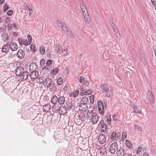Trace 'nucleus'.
<instances>
[{
  "mask_svg": "<svg viewBox=\"0 0 156 156\" xmlns=\"http://www.w3.org/2000/svg\"><path fill=\"white\" fill-rule=\"evenodd\" d=\"M87 118L89 120H91V122L94 124L99 121L100 117L98 115L94 113L93 110H89L87 114Z\"/></svg>",
  "mask_w": 156,
  "mask_h": 156,
  "instance_id": "f257e3e1",
  "label": "nucleus"
},
{
  "mask_svg": "<svg viewBox=\"0 0 156 156\" xmlns=\"http://www.w3.org/2000/svg\"><path fill=\"white\" fill-rule=\"evenodd\" d=\"M100 87L102 90V92L105 95L108 97H109L111 96L112 92L111 88L108 84L103 83L101 85Z\"/></svg>",
  "mask_w": 156,
  "mask_h": 156,
  "instance_id": "f03ea898",
  "label": "nucleus"
},
{
  "mask_svg": "<svg viewBox=\"0 0 156 156\" xmlns=\"http://www.w3.org/2000/svg\"><path fill=\"white\" fill-rule=\"evenodd\" d=\"M98 126L99 127L101 128V132L102 133L105 131L107 129V124L105 123L103 120H101L100 121Z\"/></svg>",
  "mask_w": 156,
  "mask_h": 156,
  "instance_id": "7ed1b4c3",
  "label": "nucleus"
},
{
  "mask_svg": "<svg viewBox=\"0 0 156 156\" xmlns=\"http://www.w3.org/2000/svg\"><path fill=\"white\" fill-rule=\"evenodd\" d=\"M62 30L63 31V32L66 34L69 37H73L74 36L73 34L69 30V29L66 27V25L65 24L63 27L62 28Z\"/></svg>",
  "mask_w": 156,
  "mask_h": 156,
  "instance_id": "20e7f679",
  "label": "nucleus"
},
{
  "mask_svg": "<svg viewBox=\"0 0 156 156\" xmlns=\"http://www.w3.org/2000/svg\"><path fill=\"white\" fill-rule=\"evenodd\" d=\"M118 145L115 142L111 144L110 147V151L112 154H114L118 150Z\"/></svg>",
  "mask_w": 156,
  "mask_h": 156,
  "instance_id": "39448f33",
  "label": "nucleus"
},
{
  "mask_svg": "<svg viewBox=\"0 0 156 156\" xmlns=\"http://www.w3.org/2000/svg\"><path fill=\"white\" fill-rule=\"evenodd\" d=\"M98 106L99 112L102 115L104 113V108L103 103L101 101H99L98 102Z\"/></svg>",
  "mask_w": 156,
  "mask_h": 156,
  "instance_id": "423d86ee",
  "label": "nucleus"
},
{
  "mask_svg": "<svg viewBox=\"0 0 156 156\" xmlns=\"http://www.w3.org/2000/svg\"><path fill=\"white\" fill-rule=\"evenodd\" d=\"M58 112L59 115H65L67 112V108L66 107L61 105L58 109Z\"/></svg>",
  "mask_w": 156,
  "mask_h": 156,
  "instance_id": "0eeeda50",
  "label": "nucleus"
},
{
  "mask_svg": "<svg viewBox=\"0 0 156 156\" xmlns=\"http://www.w3.org/2000/svg\"><path fill=\"white\" fill-rule=\"evenodd\" d=\"M1 37L2 40L5 42H7L8 43V40L10 41V38L8 33L5 31L1 35Z\"/></svg>",
  "mask_w": 156,
  "mask_h": 156,
  "instance_id": "6e6552de",
  "label": "nucleus"
},
{
  "mask_svg": "<svg viewBox=\"0 0 156 156\" xmlns=\"http://www.w3.org/2000/svg\"><path fill=\"white\" fill-rule=\"evenodd\" d=\"M98 139L99 143L101 144H103L105 142L106 137L105 135L101 134L98 136Z\"/></svg>",
  "mask_w": 156,
  "mask_h": 156,
  "instance_id": "1a4fd4ad",
  "label": "nucleus"
},
{
  "mask_svg": "<svg viewBox=\"0 0 156 156\" xmlns=\"http://www.w3.org/2000/svg\"><path fill=\"white\" fill-rule=\"evenodd\" d=\"M9 45V48L12 51H16L18 49V45L15 42H11Z\"/></svg>",
  "mask_w": 156,
  "mask_h": 156,
  "instance_id": "9d476101",
  "label": "nucleus"
},
{
  "mask_svg": "<svg viewBox=\"0 0 156 156\" xmlns=\"http://www.w3.org/2000/svg\"><path fill=\"white\" fill-rule=\"evenodd\" d=\"M79 82L82 83L85 86H87L89 85V83L87 79L82 76L80 77Z\"/></svg>",
  "mask_w": 156,
  "mask_h": 156,
  "instance_id": "9b49d317",
  "label": "nucleus"
},
{
  "mask_svg": "<svg viewBox=\"0 0 156 156\" xmlns=\"http://www.w3.org/2000/svg\"><path fill=\"white\" fill-rule=\"evenodd\" d=\"M134 112L136 113H138L140 114L142 113V111L141 110H138L137 106L134 103H131L130 104Z\"/></svg>",
  "mask_w": 156,
  "mask_h": 156,
  "instance_id": "f8f14e48",
  "label": "nucleus"
},
{
  "mask_svg": "<svg viewBox=\"0 0 156 156\" xmlns=\"http://www.w3.org/2000/svg\"><path fill=\"white\" fill-rule=\"evenodd\" d=\"M43 83L45 85V86L47 87H48L52 83L51 79L49 78L45 79L43 81Z\"/></svg>",
  "mask_w": 156,
  "mask_h": 156,
  "instance_id": "ddd939ff",
  "label": "nucleus"
},
{
  "mask_svg": "<svg viewBox=\"0 0 156 156\" xmlns=\"http://www.w3.org/2000/svg\"><path fill=\"white\" fill-rule=\"evenodd\" d=\"M16 54L17 57L20 59L24 58L25 55L24 52L22 50H19Z\"/></svg>",
  "mask_w": 156,
  "mask_h": 156,
  "instance_id": "4468645a",
  "label": "nucleus"
},
{
  "mask_svg": "<svg viewBox=\"0 0 156 156\" xmlns=\"http://www.w3.org/2000/svg\"><path fill=\"white\" fill-rule=\"evenodd\" d=\"M58 53L62 55L65 56L67 55V49L64 47H61Z\"/></svg>",
  "mask_w": 156,
  "mask_h": 156,
  "instance_id": "2eb2a0df",
  "label": "nucleus"
},
{
  "mask_svg": "<svg viewBox=\"0 0 156 156\" xmlns=\"http://www.w3.org/2000/svg\"><path fill=\"white\" fill-rule=\"evenodd\" d=\"M15 73L17 76H20L22 73H23L24 71V69L23 67H17L15 70Z\"/></svg>",
  "mask_w": 156,
  "mask_h": 156,
  "instance_id": "dca6fc26",
  "label": "nucleus"
},
{
  "mask_svg": "<svg viewBox=\"0 0 156 156\" xmlns=\"http://www.w3.org/2000/svg\"><path fill=\"white\" fill-rule=\"evenodd\" d=\"M88 107L87 104L85 103H82L79 106L80 110L83 111H86L87 110Z\"/></svg>",
  "mask_w": 156,
  "mask_h": 156,
  "instance_id": "f3484780",
  "label": "nucleus"
},
{
  "mask_svg": "<svg viewBox=\"0 0 156 156\" xmlns=\"http://www.w3.org/2000/svg\"><path fill=\"white\" fill-rule=\"evenodd\" d=\"M58 102L60 105H62L64 104L65 101V98L63 96L58 95Z\"/></svg>",
  "mask_w": 156,
  "mask_h": 156,
  "instance_id": "a211bd4d",
  "label": "nucleus"
},
{
  "mask_svg": "<svg viewBox=\"0 0 156 156\" xmlns=\"http://www.w3.org/2000/svg\"><path fill=\"white\" fill-rule=\"evenodd\" d=\"M38 75V73L37 71H32L30 73V76L31 79H35Z\"/></svg>",
  "mask_w": 156,
  "mask_h": 156,
  "instance_id": "6ab92c4d",
  "label": "nucleus"
},
{
  "mask_svg": "<svg viewBox=\"0 0 156 156\" xmlns=\"http://www.w3.org/2000/svg\"><path fill=\"white\" fill-rule=\"evenodd\" d=\"M7 27L8 30H11L13 29V28L16 29H17V25L16 23L12 24L8 23Z\"/></svg>",
  "mask_w": 156,
  "mask_h": 156,
  "instance_id": "aec40b11",
  "label": "nucleus"
},
{
  "mask_svg": "<svg viewBox=\"0 0 156 156\" xmlns=\"http://www.w3.org/2000/svg\"><path fill=\"white\" fill-rule=\"evenodd\" d=\"M9 44H7L4 45L2 49V52L7 53L9 49Z\"/></svg>",
  "mask_w": 156,
  "mask_h": 156,
  "instance_id": "412c9836",
  "label": "nucleus"
},
{
  "mask_svg": "<svg viewBox=\"0 0 156 156\" xmlns=\"http://www.w3.org/2000/svg\"><path fill=\"white\" fill-rule=\"evenodd\" d=\"M87 86L84 87L83 86H81L80 88V94L81 95H84L85 92H86L87 90Z\"/></svg>",
  "mask_w": 156,
  "mask_h": 156,
  "instance_id": "4be33fe9",
  "label": "nucleus"
},
{
  "mask_svg": "<svg viewBox=\"0 0 156 156\" xmlns=\"http://www.w3.org/2000/svg\"><path fill=\"white\" fill-rule=\"evenodd\" d=\"M20 76L21 79L23 80H26L28 77V73L27 72H25L22 73Z\"/></svg>",
  "mask_w": 156,
  "mask_h": 156,
  "instance_id": "5701e85b",
  "label": "nucleus"
},
{
  "mask_svg": "<svg viewBox=\"0 0 156 156\" xmlns=\"http://www.w3.org/2000/svg\"><path fill=\"white\" fill-rule=\"evenodd\" d=\"M37 67V65L35 63H31L30 66V69L32 71H34L36 70Z\"/></svg>",
  "mask_w": 156,
  "mask_h": 156,
  "instance_id": "b1692460",
  "label": "nucleus"
},
{
  "mask_svg": "<svg viewBox=\"0 0 156 156\" xmlns=\"http://www.w3.org/2000/svg\"><path fill=\"white\" fill-rule=\"evenodd\" d=\"M117 156H124L125 154L124 150L122 148H120L117 151Z\"/></svg>",
  "mask_w": 156,
  "mask_h": 156,
  "instance_id": "393cba45",
  "label": "nucleus"
},
{
  "mask_svg": "<svg viewBox=\"0 0 156 156\" xmlns=\"http://www.w3.org/2000/svg\"><path fill=\"white\" fill-rule=\"evenodd\" d=\"M80 5L82 11L83 12V14H84V13L87 12V9L85 6L83 5V3L82 2H80Z\"/></svg>",
  "mask_w": 156,
  "mask_h": 156,
  "instance_id": "a878e982",
  "label": "nucleus"
},
{
  "mask_svg": "<svg viewBox=\"0 0 156 156\" xmlns=\"http://www.w3.org/2000/svg\"><path fill=\"white\" fill-rule=\"evenodd\" d=\"M48 87H49L50 90L51 91H54L56 90L57 89L56 87L55 86V83H52Z\"/></svg>",
  "mask_w": 156,
  "mask_h": 156,
  "instance_id": "bb28decb",
  "label": "nucleus"
},
{
  "mask_svg": "<svg viewBox=\"0 0 156 156\" xmlns=\"http://www.w3.org/2000/svg\"><path fill=\"white\" fill-rule=\"evenodd\" d=\"M51 107L50 105L48 104L45 105L43 107V110L44 112H48L50 109Z\"/></svg>",
  "mask_w": 156,
  "mask_h": 156,
  "instance_id": "cd10ccee",
  "label": "nucleus"
},
{
  "mask_svg": "<svg viewBox=\"0 0 156 156\" xmlns=\"http://www.w3.org/2000/svg\"><path fill=\"white\" fill-rule=\"evenodd\" d=\"M85 114L83 112H80L79 114V118L81 121H83L85 119Z\"/></svg>",
  "mask_w": 156,
  "mask_h": 156,
  "instance_id": "c85d7f7f",
  "label": "nucleus"
},
{
  "mask_svg": "<svg viewBox=\"0 0 156 156\" xmlns=\"http://www.w3.org/2000/svg\"><path fill=\"white\" fill-rule=\"evenodd\" d=\"M58 101V97L57 96L55 95H54L51 98V102L53 104H56Z\"/></svg>",
  "mask_w": 156,
  "mask_h": 156,
  "instance_id": "c756f323",
  "label": "nucleus"
},
{
  "mask_svg": "<svg viewBox=\"0 0 156 156\" xmlns=\"http://www.w3.org/2000/svg\"><path fill=\"white\" fill-rule=\"evenodd\" d=\"M147 98L150 101H153L154 97L152 94L151 91L148 92L147 95Z\"/></svg>",
  "mask_w": 156,
  "mask_h": 156,
  "instance_id": "7c9ffc66",
  "label": "nucleus"
},
{
  "mask_svg": "<svg viewBox=\"0 0 156 156\" xmlns=\"http://www.w3.org/2000/svg\"><path fill=\"white\" fill-rule=\"evenodd\" d=\"M83 14L86 21L87 23H89L90 21V16L89 15L87 14V12Z\"/></svg>",
  "mask_w": 156,
  "mask_h": 156,
  "instance_id": "2f4dec72",
  "label": "nucleus"
},
{
  "mask_svg": "<svg viewBox=\"0 0 156 156\" xmlns=\"http://www.w3.org/2000/svg\"><path fill=\"white\" fill-rule=\"evenodd\" d=\"M100 153L101 155H103L105 154V153L106 152V149L105 146L101 147L100 149Z\"/></svg>",
  "mask_w": 156,
  "mask_h": 156,
  "instance_id": "473e14b6",
  "label": "nucleus"
},
{
  "mask_svg": "<svg viewBox=\"0 0 156 156\" xmlns=\"http://www.w3.org/2000/svg\"><path fill=\"white\" fill-rule=\"evenodd\" d=\"M59 70V68H53L51 71V73L54 75L57 74Z\"/></svg>",
  "mask_w": 156,
  "mask_h": 156,
  "instance_id": "72a5a7b5",
  "label": "nucleus"
},
{
  "mask_svg": "<svg viewBox=\"0 0 156 156\" xmlns=\"http://www.w3.org/2000/svg\"><path fill=\"white\" fill-rule=\"evenodd\" d=\"M79 93V90H76L74 91L73 93L70 94V95L74 97H76Z\"/></svg>",
  "mask_w": 156,
  "mask_h": 156,
  "instance_id": "f704fd0d",
  "label": "nucleus"
},
{
  "mask_svg": "<svg viewBox=\"0 0 156 156\" xmlns=\"http://www.w3.org/2000/svg\"><path fill=\"white\" fill-rule=\"evenodd\" d=\"M56 23L58 24L59 26L61 27L62 28L65 25L63 22L59 20H57Z\"/></svg>",
  "mask_w": 156,
  "mask_h": 156,
  "instance_id": "c9c22d12",
  "label": "nucleus"
},
{
  "mask_svg": "<svg viewBox=\"0 0 156 156\" xmlns=\"http://www.w3.org/2000/svg\"><path fill=\"white\" fill-rule=\"evenodd\" d=\"M63 82V79L61 77H59L57 80V83L59 85H61L62 84Z\"/></svg>",
  "mask_w": 156,
  "mask_h": 156,
  "instance_id": "e433bc0d",
  "label": "nucleus"
},
{
  "mask_svg": "<svg viewBox=\"0 0 156 156\" xmlns=\"http://www.w3.org/2000/svg\"><path fill=\"white\" fill-rule=\"evenodd\" d=\"M107 121L108 123L110 125L111 122V115H108L106 116Z\"/></svg>",
  "mask_w": 156,
  "mask_h": 156,
  "instance_id": "4c0bfd02",
  "label": "nucleus"
},
{
  "mask_svg": "<svg viewBox=\"0 0 156 156\" xmlns=\"http://www.w3.org/2000/svg\"><path fill=\"white\" fill-rule=\"evenodd\" d=\"M40 51L42 55H43L44 54L45 52V48L44 46H41L40 48Z\"/></svg>",
  "mask_w": 156,
  "mask_h": 156,
  "instance_id": "58836bf2",
  "label": "nucleus"
},
{
  "mask_svg": "<svg viewBox=\"0 0 156 156\" xmlns=\"http://www.w3.org/2000/svg\"><path fill=\"white\" fill-rule=\"evenodd\" d=\"M89 99L91 104H93L94 101V96L93 95L90 96H89Z\"/></svg>",
  "mask_w": 156,
  "mask_h": 156,
  "instance_id": "ea45409f",
  "label": "nucleus"
},
{
  "mask_svg": "<svg viewBox=\"0 0 156 156\" xmlns=\"http://www.w3.org/2000/svg\"><path fill=\"white\" fill-rule=\"evenodd\" d=\"M134 127L135 129L141 132L142 131V128L140 126L135 124L134 125Z\"/></svg>",
  "mask_w": 156,
  "mask_h": 156,
  "instance_id": "a19ab883",
  "label": "nucleus"
},
{
  "mask_svg": "<svg viewBox=\"0 0 156 156\" xmlns=\"http://www.w3.org/2000/svg\"><path fill=\"white\" fill-rule=\"evenodd\" d=\"M126 147H128L130 148L132 147V144H131L130 141L128 140H126Z\"/></svg>",
  "mask_w": 156,
  "mask_h": 156,
  "instance_id": "79ce46f5",
  "label": "nucleus"
},
{
  "mask_svg": "<svg viewBox=\"0 0 156 156\" xmlns=\"http://www.w3.org/2000/svg\"><path fill=\"white\" fill-rule=\"evenodd\" d=\"M81 100L84 103H87L88 101V97L86 96H83Z\"/></svg>",
  "mask_w": 156,
  "mask_h": 156,
  "instance_id": "37998d69",
  "label": "nucleus"
},
{
  "mask_svg": "<svg viewBox=\"0 0 156 156\" xmlns=\"http://www.w3.org/2000/svg\"><path fill=\"white\" fill-rule=\"evenodd\" d=\"M52 62V60L51 59L48 60L46 62V66L48 67H50V66L51 65Z\"/></svg>",
  "mask_w": 156,
  "mask_h": 156,
  "instance_id": "c03bdc74",
  "label": "nucleus"
},
{
  "mask_svg": "<svg viewBox=\"0 0 156 156\" xmlns=\"http://www.w3.org/2000/svg\"><path fill=\"white\" fill-rule=\"evenodd\" d=\"M116 136V133L113 132L111 136L110 139L111 140H113L115 138Z\"/></svg>",
  "mask_w": 156,
  "mask_h": 156,
  "instance_id": "a18cd8bd",
  "label": "nucleus"
},
{
  "mask_svg": "<svg viewBox=\"0 0 156 156\" xmlns=\"http://www.w3.org/2000/svg\"><path fill=\"white\" fill-rule=\"evenodd\" d=\"M30 48L32 52H34L35 51L36 49L34 44H32L30 46Z\"/></svg>",
  "mask_w": 156,
  "mask_h": 156,
  "instance_id": "49530a36",
  "label": "nucleus"
},
{
  "mask_svg": "<svg viewBox=\"0 0 156 156\" xmlns=\"http://www.w3.org/2000/svg\"><path fill=\"white\" fill-rule=\"evenodd\" d=\"M92 93V90L90 89H89L88 90H86V92H85V94H84L85 95H89L90 94H91Z\"/></svg>",
  "mask_w": 156,
  "mask_h": 156,
  "instance_id": "de8ad7c7",
  "label": "nucleus"
},
{
  "mask_svg": "<svg viewBox=\"0 0 156 156\" xmlns=\"http://www.w3.org/2000/svg\"><path fill=\"white\" fill-rule=\"evenodd\" d=\"M9 9V7L7 5L6 3L4 5V12H5Z\"/></svg>",
  "mask_w": 156,
  "mask_h": 156,
  "instance_id": "09e8293b",
  "label": "nucleus"
},
{
  "mask_svg": "<svg viewBox=\"0 0 156 156\" xmlns=\"http://www.w3.org/2000/svg\"><path fill=\"white\" fill-rule=\"evenodd\" d=\"M11 19L9 17H6L5 19V24L9 23H10Z\"/></svg>",
  "mask_w": 156,
  "mask_h": 156,
  "instance_id": "8fccbe9b",
  "label": "nucleus"
},
{
  "mask_svg": "<svg viewBox=\"0 0 156 156\" xmlns=\"http://www.w3.org/2000/svg\"><path fill=\"white\" fill-rule=\"evenodd\" d=\"M60 48L59 47V45L58 44H57L55 47V51L57 53H58Z\"/></svg>",
  "mask_w": 156,
  "mask_h": 156,
  "instance_id": "3c124183",
  "label": "nucleus"
},
{
  "mask_svg": "<svg viewBox=\"0 0 156 156\" xmlns=\"http://www.w3.org/2000/svg\"><path fill=\"white\" fill-rule=\"evenodd\" d=\"M14 55L15 54H13V53L12 52L9 54L8 55V58L9 59H12L14 57Z\"/></svg>",
  "mask_w": 156,
  "mask_h": 156,
  "instance_id": "603ef678",
  "label": "nucleus"
},
{
  "mask_svg": "<svg viewBox=\"0 0 156 156\" xmlns=\"http://www.w3.org/2000/svg\"><path fill=\"white\" fill-rule=\"evenodd\" d=\"M18 41L19 44L20 45H23V40L21 38H18Z\"/></svg>",
  "mask_w": 156,
  "mask_h": 156,
  "instance_id": "864d4df0",
  "label": "nucleus"
},
{
  "mask_svg": "<svg viewBox=\"0 0 156 156\" xmlns=\"http://www.w3.org/2000/svg\"><path fill=\"white\" fill-rule=\"evenodd\" d=\"M45 61L44 59H41L40 61V65L42 66H43L45 65Z\"/></svg>",
  "mask_w": 156,
  "mask_h": 156,
  "instance_id": "5fc2aeb1",
  "label": "nucleus"
},
{
  "mask_svg": "<svg viewBox=\"0 0 156 156\" xmlns=\"http://www.w3.org/2000/svg\"><path fill=\"white\" fill-rule=\"evenodd\" d=\"M23 44L26 46L30 44V42H27V40L23 39Z\"/></svg>",
  "mask_w": 156,
  "mask_h": 156,
  "instance_id": "6e6d98bb",
  "label": "nucleus"
},
{
  "mask_svg": "<svg viewBox=\"0 0 156 156\" xmlns=\"http://www.w3.org/2000/svg\"><path fill=\"white\" fill-rule=\"evenodd\" d=\"M27 39L28 41V42H30V44L31 42L32 39L31 36L30 35H28L27 36Z\"/></svg>",
  "mask_w": 156,
  "mask_h": 156,
  "instance_id": "4d7b16f0",
  "label": "nucleus"
},
{
  "mask_svg": "<svg viewBox=\"0 0 156 156\" xmlns=\"http://www.w3.org/2000/svg\"><path fill=\"white\" fill-rule=\"evenodd\" d=\"M4 26V25H3ZM6 29V27H1L0 28V32H3L5 31Z\"/></svg>",
  "mask_w": 156,
  "mask_h": 156,
  "instance_id": "13d9d810",
  "label": "nucleus"
},
{
  "mask_svg": "<svg viewBox=\"0 0 156 156\" xmlns=\"http://www.w3.org/2000/svg\"><path fill=\"white\" fill-rule=\"evenodd\" d=\"M142 149V147L141 146H140L138 147V148L136 152V153L137 154H138L140 153Z\"/></svg>",
  "mask_w": 156,
  "mask_h": 156,
  "instance_id": "bf43d9fd",
  "label": "nucleus"
},
{
  "mask_svg": "<svg viewBox=\"0 0 156 156\" xmlns=\"http://www.w3.org/2000/svg\"><path fill=\"white\" fill-rule=\"evenodd\" d=\"M13 12L12 10H10L7 11V13L8 16H11Z\"/></svg>",
  "mask_w": 156,
  "mask_h": 156,
  "instance_id": "052dcab7",
  "label": "nucleus"
},
{
  "mask_svg": "<svg viewBox=\"0 0 156 156\" xmlns=\"http://www.w3.org/2000/svg\"><path fill=\"white\" fill-rule=\"evenodd\" d=\"M122 138L123 140H125L126 137V134L125 132H123L122 133Z\"/></svg>",
  "mask_w": 156,
  "mask_h": 156,
  "instance_id": "680f3d73",
  "label": "nucleus"
},
{
  "mask_svg": "<svg viewBox=\"0 0 156 156\" xmlns=\"http://www.w3.org/2000/svg\"><path fill=\"white\" fill-rule=\"evenodd\" d=\"M51 67H48V66H44L43 69H46L48 70H49L50 69H51Z\"/></svg>",
  "mask_w": 156,
  "mask_h": 156,
  "instance_id": "e2e57ef3",
  "label": "nucleus"
},
{
  "mask_svg": "<svg viewBox=\"0 0 156 156\" xmlns=\"http://www.w3.org/2000/svg\"><path fill=\"white\" fill-rule=\"evenodd\" d=\"M151 1L154 6L156 8V1L155 0H151Z\"/></svg>",
  "mask_w": 156,
  "mask_h": 156,
  "instance_id": "0e129e2a",
  "label": "nucleus"
},
{
  "mask_svg": "<svg viewBox=\"0 0 156 156\" xmlns=\"http://www.w3.org/2000/svg\"><path fill=\"white\" fill-rule=\"evenodd\" d=\"M113 121L114 120L115 121H117L118 120V118L117 116L115 115H113L112 116Z\"/></svg>",
  "mask_w": 156,
  "mask_h": 156,
  "instance_id": "69168bd1",
  "label": "nucleus"
},
{
  "mask_svg": "<svg viewBox=\"0 0 156 156\" xmlns=\"http://www.w3.org/2000/svg\"><path fill=\"white\" fill-rule=\"evenodd\" d=\"M109 21L110 24L112 27H114L115 26V24L113 22L112 20H109Z\"/></svg>",
  "mask_w": 156,
  "mask_h": 156,
  "instance_id": "338daca9",
  "label": "nucleus"
},
{
  "mask_svg": "<svg viewBox=\"0 0 156 156\" xmlns=\"http://www.w3.org/2000/svg\"><path fill=\"white\" fill-rule=\"evenodd\" d=\"M28 8V9L29 10L30 14V15L31 14H32V12H33V11H32L33 9H32V7H29Z\"/></svg>",
  "mask_w": 156,
  "mask_h": 156,
  "instance_id": "774afa93",
  "label": "nucleus"
}]
</instances>
